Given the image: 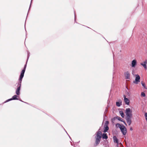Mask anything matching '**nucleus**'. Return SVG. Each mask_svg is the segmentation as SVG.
I'll use <instances>...</instances> for the list:
<instances>
[{"mask_svg": "<svg viewBox=\"0 0 147 147\" xmlns=\"http://www.w3.org/2000/svg\"><path fill=\"white\" fill-rule=\"evenodd\" d=\"M26 65L25 64L23 69L22 70L21 72L20 75V76L19 79V82L18 84L17 88L16 91V93L17 95H19L20 94V90L21 86V83L22 81V79L24 76V73L26 70Z\"/></svg>", "mask_w": 147, "mask_h": 147, "instance_id": "nucleus-1", "label": "nucleus"}, {"mask_svg": "<svg viewBox=\"0 0 147 147\" xmlns=\"http://www.w3.org/2000/svg\"><path fill=\"white\" fill-rule=\"evenodd\" d=\"M100 129H99L96 132V134L95 137L96 140L95 143L94 145L95 146H97L99 143L102 138L101 135L102 134L101 131H99Z\"/></svg>", "mask_w": 147, "mask_h": 147, "instance_id": "nucleus-2", "label": "nucleus"}, {"mask_svg": "<svg viewBox=\"0 0 147 147\" xmlns=\"http://www.w3.org/2000/svg\"><path fill=\"white\" fill-rule=\"evenodd\" d=\"M125 113L126 115V117L132 116V111L129 108L126 109Z\"/></svg>", "mask_w": 147, "mask_h": 147, "instance_id": "nucleus-3", "label": "nucleus"}, {"mask_svg": "<svg viewBox=\"0 0 147 147\" xmlns=\"http://www.w3.org/2000/svg\"><path fill=\"white\" fill-rule=\"evenodd\" d=\"M136 78L135 80L133 81V83L136 84H138L140 82V76L138 74L135 75Z\"/></svg>", "mask_w": 147, "mask_h": 147, "instance_id": "nucleus-4", "label": "nucleus"}, {"mask_svg": "<svg viewBox=\"0 0 147 147\" xmlns=\"http://www.w3.org/2000/svg\"><path fill=\"white\" fill-rule=\"evenodd\" d=\"M120 129L123 134L124 135H125L127 133V129L123 125H122V126Z\"/></svg>", "mask_w": 147, "mask_h": 147, "instance_id": "nucleus-5", "label": "nucleus"}, {"mask_svg": "<svg viewBox=\"0 0 147 147\" xmlns=\"http://www.w3.org/2000/svg\"><path fill=\"white\" fill-rule=\"evenodd\" d=\"M132 116L126 117L125 119L126 120L127 123L129 125H130L131 123V118Z\"/></svg>", "mask_w": 147, "mask_h": 147, "instance_id": "nucleus-6", "label": "nucleus"}, {"mask_svg": "<svg viewBox=\"0 0 147 147\" xmlns=\"http://www.w3.org/2000/svg\"><path fill=\"white\" fill-rule=\"evenodd\" d=\"M124 98V101L125 102V104L127 105H129V104L130 101L129 99L126 97L124 95L123 96Z\"/></svg>", "mask_w": 147, "mask_h": 147, "instance_id": "nucleus-7", "label": "nucleus"}, {"mask_svg": "<svg viewBox=\"0 0 147 147\" xmlns=\"http://www.w3.org/2000/svg\"><path fill=\"white\" fill-rule=\"evenodd\" d=\"M124 75L126 79L128 80L130 79V74L128 71H127L126 72H125V73Z\"/></svg>", "mask_w": 147, "mask_h": 147, "instance_id": "nucleus-8", "label": "nucleus"}, {"mask_svg": "<svg viewBox=\"0 0 147 147\" xmlns=\"http://www.w3.org/2000/svg\"><path fill=\"white\" fill-rule=\"evenodd\" d=\"M137 61L136 59L133 60L131 61V67H135L137 65Z\"/></svg>", "mask_w": 147, "mask_h": 147, "instance_id": "nucleus-9", "label": "nucleus"}, {"mask_svg": "<svg viewBox=\"0 0 147 147\" xmlns=\"http://www.w3.org/2000/svg\"><path fill=\"white\" fill-rule=\"evenodd\" d=\"M116 103L117 107H120L122 105V100L120 99H119L118 101L116 102Z\"/></svg>", "mask_w": 147, "mask_h": 147, "instance_id": "nucleus-10", "label": "nucleus"}, {"mask_svg": "<svg viewBox=\"0 0 147 147\" xmlns=\"http://www.w3.org/2000/svg\"><path fill=\"white\" fill-rule=\"evenodd\" d=\"M113 141L114 143L118 144L119 143L118 139L117 138V137L115 136H114L113 137Z\"/></svg>", "mask_w": 147, "mask_h": 147, "instance_id": "nucleus-11", "label": "nucleus"}, {"mask_svg": "<svg viewBox=\"0 0 147 147\" xmlns=\"http://www.w3.org/2000/svg\"><path fill=\"white\" fill-rule=\"evenodd\" d=\"M109 129V127L108 125H104V129L103 132L104 133L106 132Z\"/></svg>", "mask_w": 147, "mask_h": 147, "instance_id": "nucleus-12", "label": "nucleus"}, {"mask_svg": "<svg viewBox=\"0 0 147 147\" xmlns=\"http://www.w3.org/2000/svg\"><path fill=\"white\" fill-rule=\"evenodd\" d=\"M102 138L103 139H107L108 138V136L107 134L105 133L102 134Z\"/></svg>", "mask_w": 147, "mask_h": 147, "instance_id": "nucleus-13", "label": "nucleus"}, {"mask_svg": "<svg viewBox=\"0 0 147 147\" xmlns=\"http://www.w3.org/2000/svg\"><path fill=\"white\" fill-rule=\"evenodd\" d=\"M18 95H14L13 96L12 98L13 100H18L19 99L18 98V97L19 96H17Z\"/></svg>", "mask_w": 147, "mask_h": 147, "instance_id": "nucleus-14", "label": "nucleus"}, {"mask_svg": "<svg viewBox=\"0 0 147 147\" xmlns=\"http://www.w3.org/2000/svg\"><path fill=\"white\" fill-rule=\"evenodd\" d=\"M140 65L142 66L145 69H146L147 66L146 64L144 62L140 63Z\"/></svg>", "mask_w": 147, "mask_h": 147, "instance_id": "nucleus-15", "label": "nucleus"}, {"mask_svg": "<svg viewBox=\"0 0 147 147\" xmlns=\"http://www.w3.org/2000/svg\"><path fill=\"white\" fill-rule=\"evenodd\" d=\"M119 113L120 114V115H121V117H122V118H124V113L122 111H119Z\"/></svg>", "mask_w": 147, "mask_h": 147, "instance_id": "nucleus-16", "label": "nucleus"}, {"mask_svg": "<svg viewBox=\"0 0 147 147\" xmlns=\"http://www.w3.org/2000/svg\"><path fill=\"white\" fill-rule=\"evenodd\" d=\"M122 125H121L120 124H119V123H117L115 125V126L116 127H119L120 129L121 128V127H122Z\"/></svg>", "mask_w": 147, "mask_h": 147, "instance_id": "nucleus-17", "label": "nucleus"}, {"mask_svg": "<svg viewBox=\"0 0 147 147\" xmlns=\"http://www.w3.org/2000/svg\"><path fill=\"white\" fill-rule=\"evenodd\" d=\"M117 119L121 122L123 121V120L122 118L117 116Z\"/></svg>", "mask_w": 147, "mask_h": 147, "instance_id": "nucleus-18", "label": "nucleus"}, {"mask_svg": "<svg viewBox=\"0 0 147 147\" xmlns=\"http://www.w3.org/2000/svg\"><path fill=\"white\" fill-rule=\"evenodd\" d=\"M30 53L29 52H28V53H27V61H26V63L25 64H26L27 65V61H28V60L29 59V56H30Z\"/></svg>", "mask_w": 147, "mask_h": 147, "instance_id": "nucleus-19", "label": "nucleus"}, {"mask_svg": "<svg viewBox=\"0 0 147 147\" xmlns=\"http://www.w3.org/2000/svg\"><path fill=\"white\" fill-rule=\"evenodd\" d=\"M115 119H117V116L114 117L112 118L111 119L112 121V122H114L115 120Z\"/></svg>", "mask_w": 147, "mask_h": 147, "instance_id": "nucleus-20", "label": "nucleus"}, {"mask_svg": "<svg viewBox=\"0 0 147 147\" xmlns=\"http://www.w3.org/2000/svg\"><path fill=\"white\" fill-rule=\"evenodd\" d=\"M12 98H10V99H9L7 100H6L5 102H4V103H6V102H7L9 101H11V100H12Z\"/></svg>", "mask_w": 147, "mask_h": 147, "instance_id": "nucleus-21", "label": "nucleus"}, {"mask_svg": "<svg viewBox=\"0 0 147 147\" xmlns=\"http://www.w3.org/2000/svg\"><path fill=\"white\" fill-rule=\"evenodd\" d=\"M12 98H10V99H9L7 100H6L5 102H4V103H6V102H7L9 101H11V100H12Z\"/></svg>", "mask_w": 147, "mask_h": 147, "instance_id": "nucleus-22", "label": "nucleus"}, {"mask_svg": "<svg viewBox=\"0 0 147 147\" xmlns=\"http://www.w3.org/2000/svg\"><path fill=\"white\" fill-rule=\"evenodd\" d=\"M141 96H142L145 97L146 96V95L144 92H142L141 93Z\"/></svg>", "mask_w": 147, "mask_h": 147, "instance_id": "nucleus-23", "label": "nucleus"}, {"mask_svg": "<svg viewBox=\"0 0 147 147\" xmlns=\"http://www.w3.org/2000/svg\"><path fill=\"white\" fill-rule=\"evenodd\" d=\"M141 84L142 86L144 87V88L145 89H146V85L144 83L142 82H141Z\"/></svg>", "mask_w": 147, "mask_h": 147, "instance_id": "nucleus-24", "label": "nucleus"}, {"mask_svg": "<svg viewBox=\"0 0 147 147\" xmlns=\"http://www.w3.org/2000/svg\"><path fill=\"white\" fill-rule=\"evenodd\" d=\"M107 111H108V110L107 109V108H106V109H105V111L104 112V114L106 115Z\"/></svg>", "mask_w": 147, "mask_h": 147, "instance_id": "nucleus-25", "label": "nucleus"}, {"mask_svg": "<svg viewBox=\"0 0 147 147\" xmlns=\"http://www.w3.org/2000/svg\"><path fill=\"white\" fill-rule=\"evenodd\" d=\"M109 121H105V125H108V124H109Z\"/></svg>", "mask_w": 147, "mask_h": 147, "instance_id": "nucleus-26", "label": "nucleus"}, {"mask_svg": "<svg viewBox=\"0 0 147 147\" xmlns=\"http://www.w3.org/2000/svg\"><path fill=\"white\" fill-rule=\"evenodd\" d=\"M145 117L146 120L147 121V113H146L145 114Z\"/></svg>", "mask_w": 147, "mask_h": 147, "instance_id": "nucleus-27", "label": "nucleus"}, {"mask_svg": "<svg viewBox=\"0 0 147 147\" xmlns=\"http://www.w3.org/2000/svg\"><path fill=\"white\" fill-rule=\"evenodd\" d=\"M106 117H107V116H106V115L104 114V116H103V118H104V120L105 119V118Z\"/></svg>", "mask_w": 147, "mask_h": 147, "instance_id": "nucleus-28", "label": "nucleus"}, {"mask_svg": "<svg viewBox=\"0 0 147 147\" xmlns=\"http://www.w3.org/2000/svg\"><path fill=\"white\" fill-rule=\"evenodd\" d=\"M122 122H123L126 125H127V124L126 123H125V121L123 119V121H122Z\"/></svg>", "mask_w": 147, "mask_h": 147, "instance_id": "nucleus-29", "label": "nucleus"}, {"mask_svg": "<svg viewBox=\"0 0 147 147\" xmlns=\"http://www.w3.org/2000/svg\"><path fill=\"white\" fill-rule=\"evenodd\" d=\"M18 100H19L20 101H21L22 102H25V103H26V104H28V103L26 102H24V101H23L22 100H21V99H19Z\"/></svg>", "mask_w": 147, "mask_h": 147, "instance_id": "nucleus-30", "label": "nucleus"}, {"mask_svg": "<svg viewBox=\"0 0 147 147\" xmlns=\"http://www.w3.org/2000/svg\"><path fill=\"white\" fill-rule=\"evenodd\" d=\"M146 64H147V60H146L144 62Z\"/></svg>", "mask_w": 147, "mask_h": 147, "instance_id": "nucleus-31", "label": "nucleus"}, {"mask_svg": "<svg viewBox=\"0 0 147 147\" xmlns=\"http://www.w3.org/2000/svg\"><path fill=\"white\" fill-rule=\"evenodd\" d=\"M119 144H120V146H123L121 143H120Z\"/></svg>", "mask_w": 147, "mask_h": 147, "instance_id": "nucleus-32", "label": "nucleus"}, {"mask_svg": "<svg viewBox=\"0 0 147 147\" xmlns=\"http://www.w3.org/2000/svg\"><path fill=\"white\" fill-rule=\"evenodd\" d=\"M133 130V129H132V127H131L130 128V130H131V131H132V130Z\"/></svg>", "mask_w": 147, "mask_h": 147, "instance_id": "nucleus-33", "label": "nucleus"}, {"mask_svg": "<svg viewBox=\"0 0 147 147\" xmlns=\"http://www.w3.org/2000/svg\"><path fill=\"white\" fill-rule=\"evenodd\" d=\"M119 143H118V144H117V147H119Z\"/></svg>", "mask_w": 147, "mask_h": 147, "instance_id": "nucleus-34", "label": "nucleus"}, {"mask_svg": "<svg viewBox=\"0 0 147 147\" xmlns=\"http://www.w3.org/2000/svg\"><path fill=\"white\" fill-rule=\"evenodd\" d=\"M31 2H32V1H31ZM30 4H31V3H30ZM30 6H31V5H30V7H29V10L30 9Z\"/></svg>", "mask_w": 147, "mask_h": 147, "instance_id": "nucleus-35", "label": "nucleus"}, {"mask_svg": "<svg viewBox=\"0 0 147 147\" xmlns=\"http://www.w3.org/2000/svg\"><path fill=\"white\" fill-rule=\"evenodd\" d=\"M129 93H127V95H129Z\"/></svg>", "mask_w": 147, "mask_h": 147, "instance_id": "nucleus-36", "label": "nucleus"}, {"mask_svg": "<svg viewBox=\"0 0 147 147\" xmlns=\"http://www.w3.org/2000/svg\"><path fill=\"white\" fill-rule=\"evenodd\" d=\"M75 19H76V17H75Z\"/></svg>", "mask_w": 147, "mask_h": 147, "instance_id": "nucleus-37", "label": "nucleus"}, {"mask_svg": "<svg viewBox=\"0 0 147 147\" xmlns=\"http://www.w3.org/2000/svg\"><path fill=\"white\" fill-rule=\"evenodd\" d=\"M64 130H65V131L66 132V133L67 134V131L65 130V129H64Z\"/></svg>", "mask_w": 147, "mask_h": 147, "instance_id": "nucleus-38", "label": "nucleus"}, {"mask_svg": "<svg viewBox=\"0 0 147 147\" xmlns=\"http://www.w3.org/2000/svg\"><path fill=\"white\" fill-rule=\"evenodd\" d=\"M126 88L127 89H128V88L127 87H126Z\"/></svg>", "mask_w": 147, "mask_h": 147, "instance_id": "nucleus-39", "label": "nucleus"}, {"mask_svg": "<svg viewBox=\"0 0 147 147\" xmlns=\"http://www.w3.org/2000/svg\"><path fill=\"white\" fill-rule=\"evenodd\" d=\"M69 136V138L71 139V138L70 137V136Z\"/></svg>", "mask_w": 147, "mask_h": 147, "instance_id": "nucleus-40", "label": "nucleus"}, {"mask_svg": "<svg viewBox=\"0 0 147 147\" xmlns=\"http://www.w3.org/2000/svg\"><path fill=\"white\" fill-rule=\"evenodd\" d=\"M105 147H106V146H105Z\"/></svg>", "mask_w": 147, "mask_h": 147, "instance_id": "nucleus-41", "label": "nucleus"}]
</instances>
